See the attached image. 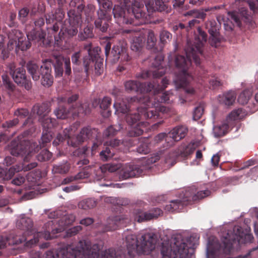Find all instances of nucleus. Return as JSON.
<instances>
[{"mask_svg": "<svg viewBox=\"0 0 258 258\" xmlns=\"http://www.w3.org/2000/svg\"><path fill=\"white\" fill-rule=\"evenodd\" d=\"M53 67L56 78L62 77L63 72H64V75L67 76H69L72 74L70 58L61 56L56 57Z\"/></svg>", "mask_w": 258, "mask_h": 258, "instance_id": "20", "label": "nucleus"}, {"mask_svg": "<svg viewBox=\"0 0 258 258\" xmlns=\"http://www.w3.org/2000/svg\"><path fill=\"white\" fill-rule=\"evenodd\" d=\"M172 39V34L169 31L162 30L160 33V40L161 43L165 44L170 42Z\"/></svg>", "mask_w": 258, "mask_h": 258, "instance_id": "47", "label": "nucleus"}, {"mask_svg": "<svg viewBox=\"0 0 258 258\" xmlns=\"http://www.w3.org/2000/svg\"><path fill=\"white\" fill-rule=\"evenodd\" d=\"M222 6H215L214 7L211 8L210 9L207 8L205 9L204 11H198V10H194L190 11L191 14L193 15V16L197 19H201L204 20L206 16V12H208L213 10H217L220 9Z\"/></svg>", "mask_w": 258, "mask_h": 258, "instance_id": "42", "label": "nucleus"}, {"mask_svg": "<svg viewBox=\"0 0 258 258\" xmlns=\"http://www.w3.org/2000/svg\"><path fill=\"white\" fill-rule=\"evenodd\" d=\"M129 102L131 104H139L136 112L130 111L125 116L127 123L132 127L128 133L130 136L136 137L142 135V127L145 125L143 120H154L162 117V114L168 113L169 111L168 108L153 101L148 95L131 97Z\"/></svg>", "mask_w": 258, "mask_h": 258, "instance_id": "3", "label": "nucleus"}, {"mask_svg": "<svg viewBox=\"0 0 258 258\" xmlns=\"http://www.w3.org/2000/svg\"><path fill=\"white\" fill-rule=\"evenodd\" d=\"M206 27L210 35L209 43L211 46L217 47L220 42V38L216 22L209 21L206 23Z\"/></svg>", "mask_w": 258, "mask_h": 258, "instance_id": "23", "label": "nucleus"}, {"mask_svg": "<svg viewBox=\"0 0 258 258\" xmlns=\"http://www.w3.org/2000/svg\"><path fill=\"white\" fill-rule=\"evenodd\" d=\"M26 68L34 81L40 79L41 85L46 88L52 85L54 79L52 75L51 62L49 60L46 59L40 67L34 61L29 60L26 63Z\"/></svg>", "mask_w": 258, "mask_h": 258, "instance_id": "9", "label": "nucleus"}, {"mask_svg": "<svg viewBox=\"0 0 258 258\" xmlns=\"http://www.w3.org/2000/svg\"><path fill=\"white\" fill-rule=\"evenodd\" d=\"M54 114L58 118H67L71 116V107L68 108L64 105L60 104L55 110Z\"/></svg>", "mask_w": 258, "mask_h": 258, "instance_id": "34", "label": "nucleus"}, {"mask_svg": "<svg viewBox=\"0 0 258 258\" xmlns=\"http://www.w3.org/2000/svg\"><path fill=\"white\" fill-rule=\"evenodd\" d=\"M8 38L9 41L8 47L10 50L15 47L22 51H25L31 46L30 40L28 39L27 37L26 38L19 30H12L8 34Z\"/></svg>", "mask_w": 258, "mask_h": 258, "instance_id": "15", "label": "nucleus"}, {"mask_svg": "<svg viewBox=\"0 0 258 258\" xmlns=\"http://www.w3.org/2000/svg\"><path fill=\"white\" fill-rule=\"evenodd\" d=\"M228 128L229 125L226 123L215 125L213 127V134L216 137H221L227 133Z\"/></svg>", "mask_w": 258, "mask_h": 258, "instance_id": "39", "label": "nucleus"}, {"mask_svg": "<svg viewBox=\"0 0 258 258\" xmlns=\"http://www.w3.org/2000/svg\"><path fill=\"white\" fill-rule=\"evenodd\" d=\"M8 67L10 74L16 83L20 86L24 87L27 90H30L32 88V82L27 78L24 68L21 67L16 68L14 63H10Z\"/></svg>", "mask_w": 258, "mask_h": 258, "instance_id": "16", "label": "nucleus"}, {"mask_svg": "<svg viewBox=\"0 0 258 258\" xmlns=\"http://www.w3.org/2000/svg\"><path fill=\"white\" fill-rule=\"evenodd\" d=\"M255 162L254 160H249L245 162H244L241 165H239L238 163H236L235 165L237 167H239V170H243L244 169L248 168L249 166L254 165Z\"/></svg>", "mask_w": 258, "mask_h": 258, "instance_id": "63", "label": "nucleus"}, {"mask_svg": "<svg viewBox=\"0 0 258 258\" xmlns=\"http://www.w3.org/2000/svg\"><path fill=\"white\" fill-rule=\"evenodd\" d=\"M144 2L148 10L151 9L152 11L165 12L169 13L171 11V8H168L162 0H155L154 4L153 0H140Z\"/></svg>", "mask_w": 258, "mask_h": 258, "instance_id": "25", "label": "nucleus"}, {"mask_svg": "<svg viewBox=\"0 0 258 258\" xmlns=\"http://www.w3.org/2000/svg\"><path fill=\"white\" fill-rule=\"evenodd\" d=\"M105 54L106 59L115 63L119 60L122 62H128L131 57L127 52V43L122 38L117 39L111 46V42H108L105 46Z\"/></svg>", "mask_w": 258, "mask_h": 258, "instance_id": "11", "label": "nucleus"}, {"mask_svg": "<svg viewBox=\"0 0 258 258\" xmlns=\"http://www.w3.org/2000/svg\"><path fill=\"white\" fill-rule=\"evenodd\" d=\"M168 138H169L168 134L167 135L165 133H160L155 137L154 141L156 144H159L164 140L167 142Z\"/></svg>", "mask_w": 258, "mask_h": 258, "instance_id": "58", "label": "nucleus"}, {"mask_svg": "<svg viewBox=\"0 0 258 258\" xmlns=\"http://www.w3.org/2000/svg\"><path fill=\"white\" fill-rule=\"evenodd\" d=\"M209 88L212 89H218L219 87L222 85V83L217 77H212L209 81Z\"/></svg>", "mask_w": 258, "mask_h": 258, "instance_id": "50", "label": "nucleus"}, {"mask_svg": "<svg viewBox=\"0 0 258 258\" xmlns=\"http://www.w3.org/2000/svg\"><path fill=\"white\" fill-rule=\"evenodd\" d=\"M145 41V39L143 36L135 35L131 43V49L134 51L140 52L144 45Z\"/></svg>", "mask_w": 258, "mask_h": 258, "instance_id": "32", "label": "nucleus"}, {"mask_svg": "<svg viewBox=\"0 0 258 258\" xmlns=\"http://www.w3.org/2000/svg\"><path fill=\"white\" fill-rule=\"evenodd\" d=\"M251 95V91L250 90H245L240 93L238 97L237 100L240 104L244 105L248 102Z\"/></svg>", "mask_w": 258, "mask_h": 258, "instance_id": "43", "label": "nucleus"}, {"mask_svg": "<svg viewBox=\"0 0 258 258\" xmlns=\"http://www.w3.org/2000/svg\"><path fill=\"white\" fill-rule=\"evenodd\" d=\"M204 105L202 104H200L199 106L196 107L193 113L194 119L195 120L200 119L204 113Z\"/></svg>", "mask_w": 258, "mask_h": 258, "instance_id": "49", "label": "nucleus"}, {"mask_svg": "<svg viewBox=\"0 0 258 258\" xmlns=\"http://www.w3.org/2000/svg\"><path fill=\"white\" fill-rule=\"evenodd\" d=\"M81 54L80 51L75 52L71 56L73 64L76 66H79L80 64H81Z\"/></svg>", "mask_w": 258, "mask_h": 258, "instance_id": "59", "label": "nucleus"}, {"mask_svg": "<svg viewBox=\"0 0 258 258\" xmlns=\"http://www.w3.org/2000/svg\"><path fill=\"white\" fill-rule=\"evenodd\" d=\"M103 58H99L95 60V74L98 76L102 74L103 72Z\"/></svg>", "mask_w": 258, "mask_h": 258, "instance_id": "51", "label": "nucleus"}, {"mask_svg": "<svg viewBox=\"0 0 258 258\" xmlns=\"http://www.w3.org/2000/svg\"><path fill=\"white\" fill-rule=\"evenodd\" d=\"M96 206V201L93 199H87L79 202L78 206L83 210L93 208Z\"/></svg>", "mask_w": 258, "mask_h": 258, "instance_id": "41", "label": "nucleus"}, {"mask_svg": "<svg viewBox=\"0 0 258 258\" xmlns=\"http://www.w3.org/2000/svg\"><path fill=\"white\" fill-rule=\"evenodd\" d=\"M210 194L209 190L199 191L197 194L192 193L190 190H186L182 199L171 201L169 204L165 206V210L170 212H179L184 206L191 204L192 202L207 197Z\"/></svg>", "mask_w": 258, "mask_h": 258, "instance_id": "12", "label": "nucleus"}, {"mask_svg": "<svg viewBox=\"0 0 258 258\" xmlns=\"http://www.w3.org/2000/svg\"><path fill=\"white\" fill-rule=\"evenodd\" d=\"M70 169V164L67 161H63L58 164L54 165L52 172L54 173L66 174Z\"/></svg>", "mask_w": 258, "mask_h": 258, "instance_id": "35", "label": "nucleus"}, {"mask_svg": "<svg viewBox=\"0 0 258 258\" xmlns=\"http://www.w3.org/2000/svg\"><path fill=\"white\" fill-rule=\"evenodd\" d=\"M111 0H97L100 8L97 11L98 18L95 21L96 29L105 32L108 28V22L111 19Z\"/></svg>", "mask_w": 258, "mask_h": 258, "instance_id": "13", "label": "nucleus"}, {"mask_svg": "<svg viewBox=\"0 0 258 258\" xmlns=\"http://www.w3.org/2000/svg\"><path fill=\"white\" fill-rule=\"evenodd\" d=\"M168 81L164 79L162 81V85L158 83L156 86L152 82L149 83H141L137 81L129 80L125 82L124 87L128 92H139L143 95H148L153 101L158 103H169L172 94L169 92L162 93V92L166 88Z\"/></svg>", "mask_w": 258, "mask_h": 258, "instance_id": "5", "label": "nucleus"}, {"mask_svg": "<svg viewBox=\"0 0 258 258\" xmlns=\"http://www.w3.org/2000/svg\"><path fill=\"white\" fill-rule=\"evenodd\" d=\"M207 40V34L198 27V34L194 41H187L184 49L186 57L182 55H177L175 57V64L178 71L175 73L174 82L177 88L184 89L186 96H191L195 93V89L188 86L189 82L193 79L189 70L192 59L197 66H200L201 57H204L203 48Z\"/></svg>", "mask_w": 258, "mask_h": 258, "instance_id": "2", "label": "nucleus"}, {"mask_svg": "<svg viewBox=\"0 0 258 258\" xmlns=\"http://www.w3.org/2000/svg\"><path fill=\"white\" fill-rule=\"evenodd\" d=\"M65 13L62 9L58 8L55 10L54 13L51 12L45 15V20L47 25L54 23L51 26L47 27L49 33L51 31L53 33H56L59 29V26L61 25V21L64 17Z\"/></svg>", "mask_w": 258, "mask_h": 258, "instance_id": "19", "label": "nucleus"}, {"mask_svg": "<svg viewBox=\"0 0 258 258\" xmlns=\"http://www.w3.org/2000/svg\"><path fill=\"white\" fill-rule=\"evenodd\" d=\"M39 120L41 122L44 130L51 131V128L55 127L57 124L55 119L47 116L39 118Z\"/></svg>", "mask_w": 258, "mask_h": 258, "instance_id": "36", "label": "nucleus"}, {"mask_svg": "<svg viewBox=\"0 0 258 258\" xmlns=\"http://www.w3.org/2000/svg\"><path fill=\"white\" fill-rule=\"evenodd\" d=\"M82 230V227L81 226H76L73 227L67 231V236L71 237L76 235L80 231Z\"/></svg>", "mask_w": 258, "mask_h": 258, "instance_id": "60", "label": "nucleus"}, {"mask_svg": "<svg viewBox=\"0 0 258 258\" xmlns=\"http://www.w3.org/2000/svg\"><path fill=\"white\" fill-rule=\"evenodd\" d=\"M99 137L100 135L98 129L91 128L90 126L84 127L81 130L79 134L76 137V140L75 141H73L72 139L68 141V145L74 147H76L88 139H95L98 141Z\"/></svg>", "mask_w": 258, "mask_h": 258, "instance_id": "17", "label": "nucleus"}, {"mask_svg": "<svg viewBox=\"0 0 258 258\" xmlns=\"http://www.w3.org/2000/svg\"><path fill=\"white\" fill-rule=\"evenodd\" d=\"M236 94L234 91H229L223 96V103L226 105H232L235 100Z\"/></svg>", "mask_w": 258, "mask_h": 258, "instance_id": "45", "label": "nucleus"}, {"mask_svg": "<svg viewBox=\"0 0 258 258\" xmlns=\"http://www.w3.org/2000/svg\"><path fill=\"white\" fill-rule=\"evenodd\" d=\"M147 42V47L149 49L153 48L156 43V38L154 32L152 30L148 32Z\"/></svg>", "mask_w": 258, "mask_h": 258, "instance_id": "48", "label": "nucleus"}, {"mask_svg": "<svg viewBox=\"0 0 258 258\" xmlns=\"http://www.w3.org/2000/svg\"><path fill=\"white\" fill-rule=\"evenodd\" d=\"M94 36L93 27L87 25L83 31L80 30L78 37L80 40L83 41L86 39L92 38Z\"/></svg>", "mask_w": 258, "mask_h": 258, "instance_id": "40", "label": "nucleus"}, {"mask_svg": "<svg viewBox=\"0 0 258 258\" xmlns=\"http://www.w3.org/2000/svg\"><path fill=\"white\" fill-rule=\"evenodd\" d=\"M94 13V8L92 6H89L85 10V13L86 16V20L89 23L93 20V16Z\"/></svg>", "mask_w": 258, "mask_h": 258, "instance_id": "54", "label": "nucleus"}, {"mask_svg": "<svg viewBox=\"0 0 258 258\" xmlns=\"http://www.w3.org/2000/svg\"><path fill=\"white\" fill-rule=\"evenodd\" d=\"M70 6L72 8L77 7L78 11L70 10L68 12V20H65L58 36H54L55 41L57 44L64 35L68 37H73L76 35L78 33V28L81 26L82 23L80 12L84 9L85 7L83 0H72L70 3Z\"/></svg>", "mask_w": 258, "mask_h": 258, "instance_id": "6", "label": "nucleus"}, {"mask_svg": "<svg viewBox=\"0 0 258 258\" xmlns=\"http://www.w3.org/2000/svg\"><path fill=\"white\" fill-rule=\"evenodd\" d=\"M32 111L39 116L40 118L45 117L50 111V105L47 103L36 104L33 106Z\"/></svg>", "mask_w": 258, "mask_h": 258, "instance_id": "30", "label": "nucleus"}, {"mask_svg": "<svg viewBox=\"0 0 258 258\" xmlns=\"http://www.w3.org/2000/svg\"><path fill=\"white\" fill-rule=\"evenodd\" d=\"M143 172V169L139 165H125L120 171V177L123 179H126L140 176Z\"/></svg>", "mask_w": 258, "mask_h": 258, "instance_id": "24", "label": "nucleus"}, {"mask_svg": "<svg viewBox=\"0 0 258 258\" xmlns=\"http://www.w3.org/2000/svg\"><path fill=\"white\" fill-rule=\"evenodd\" d=\"M71 116L75 118L84 116L90 112L89 105L87 103H76L71 107Z\"/></svg>", "mask_w": 258, "mask_h": 258, "instance_id": "26", "label": "nucleus"}, {"mask_svg": "<svg viewBox=\"0 0 258 258\" xmlns=\"http://www.w3.org/2000/svg\"><path fill=\"white\" fill-rule=\"evenodd\" d=\"M130 100V99L128 100V101ZM128 105L125 104L123 102L120 103L115 102L113 104V106L116 109V112H120L123 114L127 113L130 112V107H131L132 106H136L138 105L139 104H131L128 102Z\"/></svg>", "mask_w": 258, "mask_h": 258, "instance_id": "38", "label": "nucleus"}, {"mask_svg": "<svg viewBox=\"0 0 258 258\" xmlns=\"http://www.w3.org/2000/svg\"><path fill=\"white\" fill-rule=\"evenodd\" d=\"M122 6L115 5L113 10L114 18L119 25L132 24L141 25L149 22V15L144 11V4L140 0H119Z\"/></svg>", "mask_w": 258, "mask_h": 258, "instance_id": "4", "label": "nucleus"}, {"mask_svg": "<svg viewBox=\"0 0 258 258\" xmlns=\"http://www.w3.org/2000/svg\"><path fill=\"white\" fill-rule=\"evenodd\" d=\"M52 154L47 149H43L37 155L36 157L40 162H45L51 159Z\"/></svg>", "mask_w": 258, "mask_h": 258, "instance_id": "46", "label": "nucleus"}, {"mask_svg": "<svg viewBox=\"0 0 258 258\" xmlns=\"http://www.w3.org/2000/svg\"><path fill=\"white\" fill-rule=\"evenodd\" d=\"M122 128V126L120 124L110 125L104 130L103 136L104 138L113 137Z\"/></svg>", "mask_w": 258, "mask_h": 258, "instance_id": "37", "label": "nucleus"}, {"mask_svg": "<svg viewBox=\"0 0 258 258\" xmlns=\"http://www.w3.org/2000/svg\"><path fill=\"white\" fill-rule=\"evenodd\" d=\"M248 5L254 13L258 12V0H235L233 4V8L238 9V11H233L228 13V16L239 27H241L242 22L250 23L251 19L248 10L244 7H240L244 4Z\"/></svg>", "mask_w": 258, "mask_h": 258, "instance_id": "10", "label": "nucleus"}, {"mask_svg": "<svg viewBox=\"0 0 258 258\" xmlns=\"http://www.w3.org/2000/svg\"><path fill=\"white\" fill-rule=\"evenodd\" d=\"M94 61L92 60L89 56H86L83 57V66L84 67L85 72L88 73L89 66L91 62H93Z\"/></svg>", "mask_w": 258, "mask_h": 258, "instance_id": "61", "label": "nucleus"}, {"mask_svg": "<svg viewBox=\"0 0 258 258\" xmlns=\"http://www.w3.org/2000/svg\"><path fill=\"white\" fill-rule=\"evenodd\" d=\"M191 238L189 237L186 241L175 239L171 245L163 243L161 250L162 258H195L194 253L196 244L190 242Z\"/></svg>", "mask_w": 258, "mask_h": 258, "instance_id": "7", "label": "nucleus"}, {"mask_svg": "<svg viewBox=\"0 0 258 258\" xmlns=\"http://www.w3.org/2000/svg\"><path fill=\"white\" fill-rule=\"evenodd\" d=\"M19 119L18 118H16L13 120H10L4 122L2 124V126L5 128H10L16 125L19 123Z\"/></svg>", "mask_w": 258, "mask_h": 258, "instance_id": "57", "label": "nucleus"}, {"mask_svg": "<svg viewBox=\"0 0 258 258\" xmlns=\"http://www.w3.org/2000/svg\"><path fill=\"white\" fill-rule=\"evenodd\" d=\"M45 35L46 34L44 31L42 30H37L35 29L27 33V37L28 39L39 43L40 45L42 43L43 45L45 44Z\"/></svg>", "mask_w": 258, "mask_h": 258, "instance_id": "29", "label": "nucleus"}, {"mask_svg": "<svg viewBox=\"0 0 258 258\" xmlns=\"http://www.w3.org/2000/svg\"><path fill=\"white\" fill-rule=\"evenodd\" d=\"M2 79L3 85L5 87L11 92L14 91L15 89V85L11 81L9 77L7 74H4L2 76Z\"/></svg>", "mask_w": 258, "mask_h": 258, "instance_id": "44", "label": "nucleus"}, {"mask_svg": "<svg viewBox=\"0 0 258 258\" xmlns=\"http://www.w3.org/2000/svg\"><path fill=\"white\" fill-rule=\"evenodd\" d=\"M76 128L75 125L70 126L69 127L66 128L63 131V134H58L56 138L53 142V145L56 146L59 143L62 142L64 140H67V143L70 140H73V141L76 140V138L72 137V136L75 132Z\"/></svg>", "mask_w": 258, "mask_h": 258, "instance_id": "27", "label": "nucleus"}, {"mask_svg": "<svg viewBox=\"0 0 258 258\" xmlns=\"http://www.w3.org/2000/svg\"><path fill=\"white\" fill-rule=\"evenodd\" d=\"M29 13V10L27 8H23L19 11L18 17L22 23H25Z\"/></svg>", "mask_w": 258, "mask_h": 258, "instance_id": "52", "label": "nucleus"}, {"mask_svg": "<svg viewBox=\"0 0 258 258\" xmlns=\"http://www.w3.org/2000/svg\"><path fill=\"white\" fill-rule=\"evenodd\" d=\"M244 235L242 228L239 226H235L233 227V231H228L226 236L224 237L222 240L224 246L223 249L224 251L228 253L232 250L233 243L236 241L239 242Z\"/></svg>", "mask_w": 258, "mask_h": 258, "instance_id": "18", "label": "nucleus"}, {"mask_svg": "<svg viewBox=\"0 0 258 258\" xmlns=\"http://www.w3.org/2000/svg\"><path fill=\"white\" fill-rule=\"evenodd\" d=\"M163 60V56L161 54H158L152 62V66L155 68V70L154 71H143L138 76V77L143 79H146L152 77L153 78L152 82L156 86L158 83L162 85V80L166 79L168 81L166 84L167 86L169 81L166 77L163 78L161 80H160V78L162 77L165 73V69L163 68L162 65Z\"/></svg>", "mask_w": 258, "mask_h": 258, "instance_id": "14", "label": "nucleus"}, {"mask_svg": "<svg viewBox=\"0 0 258 258\" xmlns=\"http://www.w3.org/2000/svg\"><path fill=\"white\" fill-rule=\"evenodd\" d=\"M21 168L19 166H13L7 169L0 168V179L1 180H9L15 174L16 172L20 171Z\"/></svg>", "mask_w": 258, "mask_h": 258, "instance_id": "31", "label": "nucleus"}, {"mask_svg": "<svg viewBox=\"0 0 258 258\" xmlns=\"http://www.w3.org/2000/svg\"><path fill=\"white\" fill-rule=\"evenodd\" d=\"M127 249L110 248L101 253L100 258H134L136 253L149 254L151 252V233L142 235L141 242L135 234L125 237ZM100 246L90 242L80 240L77 246L67 245L54 251L48 250L45 258H100Z\"/></svg>", "mask_w": 258, "mask_h": 258, "instance_id": "1", "label": "nucleus"}, {"mask_svg": "<svg viewBox=\"0 0 258 258\" xmlns=\"http://www.w3.org/2000/svg\"><path fill=\"white\" fill-rule=\"evenodd\" d=\"M137 151L141 154H147L150 152L149 146L147 143H141L137 148Z\"/></svg>", "mask_w": 258, "mask_h": 258, "instance_id": "53", "label": "nucleus"}, {"mask_svg": "<svg viewBox=\"0 0 258 258\" xmlns=\"http://www.w3.org/2000/svg\"><path fill=\"white\" fill-rule=\"evenodd\" d=\"M25 178L24 176L19 175L16 177L12 181V183L16 185H21L24 183Z\"/></svg>", "mask_w": 258, "mask_h": 258, "instance_id": "64", "label": "nucleus"}, {"mask_svg": "<svg viewBox=\"0 0 258 258\" xmlns=\"http://www.w3.org/2000/svg\"><path fill=\"white\" fill-rule=\"evenodd\" d=\"M121 140L115 139L108 142H106L104 145L105 146L100 153V156L103 161H107L115 155L118 147L122 144Z\"/></svg>", "mask_w": 258, "mask_h": 258, "instance_id": "21", "label": "nucleus"}, {"mask_svg": "<svg viewBox=\"0 0 258 258\" xmlns=\"http://www.w3.org/2000/svg\"><path fill=\"white\" fill-rule=\"evenodd\" d=\"M52 139L51 131H43L41 141L39 142V146L35 145V144L30 145L29 142L18 144L17 142L13 141L11 143V153L15 156H25L24 160L25 162L29 161V157L32 156L33 152H36L39 151L41 148L47 146Z\"/></svg>", "mask_w": 258, "mask_h": 258, "instance_id": "8", "label": "nucleus"}, {"mask_svg": "<svg viewBox=\"0 0 258 258\" xmlns=\"http://www.w3.org/2000/svg\"><path fill=\"white\" fill-rule=\"evenodd\" d=\"M188 129L186 126L181 125L174 128L169 133V138L172 139L175 142H177L184 138L187 134Z\"/></svg>", "mask_w": 258, "mask_h": 258, "instance_id": "28", "label": "nucleus"}, {"mask_svg": "<svg viewBox=\"0 0 258 258\" xmlns=\"http://www.w3.org/2000/svg\"><path fill=\"white\" fill-rule=\"evenodd\" d=\"M135 220L139 222L156 218L162 214L160 209L154 208L149 212H144L141 209L135 208L134 211Z\"/></svg>", "mask_w": 258, "mask_h": 258, "instance_id": "22", "label": "nucleus"}, {"mask_svg": "<svg viewBox=\"0 0 258 258\" xmlns=\"http://www.w3.org/2000/svg\"><path fill=\"white\" fill-rule=\"evenodd\" d=\"M84 48L88 51V56H89L94 61L97 60V59H98L99 58H101L99 54L101 49L99 47H95L92 48V44L89 43L85 44Z\"/></svg>", "mask_w": 258, "mask_h": 258, "instance_id": "33", "label": "nucleus"}, {"mask_svg": "<svg viewBox=\"0 0 258 258\" xmlns=\"http://www.w3.org/2000/svg\"><path fill=\"white\" fill-rule=\"evenodd\" d=\"M111 102L112 100L110 97L108 96L104 97L100 103V108L104 110L107 109L110 106Z\"/></svg>", "mask_w": 258, "mask_h": 258, "instance_id": "55", "label": "nucleus"}, {"mask_svg": "<svg viewBox=\"0 0 258 258\" xmlns=\"http://www.w3.org/2000/svg\"><path fill=\"white\" fill-rule=\"evenodd\" d=\"M241 109H238L232 111L229 114V117L231 119L237 120L241 118V116L240 114L242 113Z\"/></svg>", "mask_w": 258, "mask_h": 258, "instance_id": "62", "label": "nucleus"}, {"mask_svg": "<svg viewBox=\"0 0 258 258\" xmlns=\"http://www.w3.org/2000/svg\"><path fill=\"white\" fill-rule=\"evenodd\" d=\"M14 114L20 118H24L29 115V111L27 109L19 108L15 111Z\"/></svg>", "mask_w": 258, "mask_h": 258, "instance_id": "56", "label": "nucleus"}]
</instances>
